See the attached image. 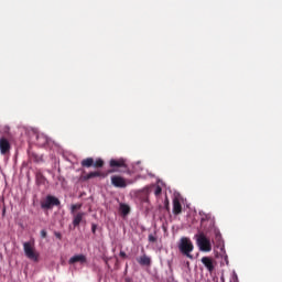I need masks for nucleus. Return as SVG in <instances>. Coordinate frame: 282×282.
<instances>
[{
	"label": "nucleus",
	"instance_id": "obj_22",
	"mask_svg": "<svg viewBox=\"0 0 282 282\" xmlns=\"http://www.w3.org/2000/svg\"><path fill=\"white\" fill-rule=\"evenodd\" d=\"M148 239H149L150 243H155V241H158V238L155 236H153V234H150L148 236Z\"/></svg>",
	"mask_w": 282,
	"mask_h": 282
},
{
	"label": "nucleus",
	"instance_id": "obj_17",
	"mask_svg": "<svg viewBox=\"0 0 282 282\" xmlns=\"http://www.w3.org/2000/svg\"><path fill=\"white\" fill-rule=\"evenodd\" d=\"M29 159H30L31 162H36V163L43 162V156L39 155V154L34 153V152H30L29 153Z\"/></svg>",
	"mask_w": 282,
	"mask_h": 282
},
{
	"label": "nucleus",
	"instance_id": "obj_10",
	"mask_svg": "<svg viewBox=\"0 0 282 282\" xmlns=\"http://www.w3.org/2000/svg\"><path fill=\"white\" fill-rule=\"evenodd\" d=\"M85 212H78L77 214H73V226L74 228H78L83 219H85Z\"/></svg>",
	"mask_w": 282,
	"mask_h": 282
},
{
	"label": "nucleus",
	"instance_id": "obj_1",
	"mask_svg": "<svg viewBox=\"0 0 282 282\" xmlns=\"http://www.w3.org/2000/svg\"><path fill=\"white\" fill-rule=\"evenodd\" d=\"M200 226L204 230V232H212L214 231V235L216 237V239L219 241V239H221V232L219 231L218 228L215 227V217L210 216V215H205L202 219H200Z\"/></svg>",
	"mask_w": 282,
	"mask_h": 282
},
{
	"label": "nucleus",
	"instance_id": "obj_18",
	"mask_svg": "<svg viewBox=\"0 0 282 282\" xmlns=\"http://www.w3.org/2000/svg\"><path fill=\"white\" fill-rule=\"evenodd\" d=\"M82 166L86 169H90V166H94V159L93 158H87L82 161Z\"/></svg>",
	"mask_w": 282,
	"mask_h": 282
},
{
	"label": "nucleus",
	"instance_id": "obj_4",
	"mask_svg": "<svg viewBox=\"0 0 282 282\" xmlns=\"http://www.w3.org/2000/svg\"><path fill=\"white\" fill-rule=\"evenodd\" d=\"M54 206H61V200L56 196L47 195L46 198L41 202V208L43 210H52Z\"/></svg>",
	"mask_w": 282,
	"mask_h": 282
},
{
	"label": "nucleus",
	"instance_id": "obj_5",
	"mask_svg": "<svg viewBox=\"0 0 282 282\" xmlns=\"http://www.w3.org/2000/svg\"><path fill=\"white\" fill-rule=\"evenodd\" d=\"M23 250L28 259L34 261L35 263L39 262V252H36V249H34L32 242H24Z\"/></svg>",
	"mask_w": 282,
	"mask_h": 282
},
{
	"label": "nucleus",
	"instance_id": "obj_28",
	"mask_svg": "<svg viewBox=\"0 0 282 282\" xmlns=\"http://www.w3.org/2000/svg\"><path fill=\"white\" fill-rule=\"evenodd\" d=\"M221 282H226V279L224 276L220 278Z\"/></svg>",
	"mask_w": 282,
	"mask_h": 282
},
{
	"label": "nucleus",
	"instance_id": "obj_11",
	"mask_svg": "<svg viewBox=\"0 0 282 282\" xmlns=\"http://www.w3.org/2000/svg\"><path fill=\"white\" fill-rule=\"evenodd\" d=\"M109 164L111 169H127V163L123 159H111Z\"/></svg>",
	"mask_w": 282,
	"mask_h": 282
},
{
	"label": "nucleus",
	"instance_id": "obj_3",
	"mask_svg": "<svg viewBox=\"0 0 282 282\" xmlns=\"http://www.w3.org/2000/svg\"><path fill=\"white\" fill-rule=\"evenodd\" d=\"M196 243L200 252H210L213 250V243L210 239L206 237V234L200 232L196 236Z\"/></svg>",
	"mask_w": 282,
	"mask_h": 282
},
{
	"label": "nucleus",
	"instance_id": "obj_2",
	"mask_svg": "<svg viewBox=\"0 0 282 282\" xmlns=\"http://www.w3.org/2000/svg\"><path fill=\"white\" fill-rule=\"evenodd\" d=\"M178 250L183 253L184 257L187 259H193V250H195V246H193V241L188 237H182L178 242Z\"/></svg>",
	"mask_w": 282,
	"mask_h": 282
},
{
	"label": "nucleus",
	"instance_id": "obj_12",
	"mask_svg": "<svg viewBox=\"0 0 282 282\" xmlns=\"http://www.w3.org/2000/svg\"><path fill=\"white\" fill-rule=\"evenodd\" d=\"M182 213V203H180V198L175 197L173 199V214L180 215Z\"/></svg>",
	"mask_w": 282,
	"mask_h": 282
},
{
	"label": "nucleus",
	"instance_id": "obj_7",
	"mask_svg": "<svg viewBox=\"0 0 282 282\" xmlns=\"http://www.w3.org/2000/svg\"><path fill=\"white\" fill-rule=\"evenodd\" d=\"M10 141L6 137L0 138V153L1 155H8L10 153Z\"/></svg>",
	"mask_w": 282,
	"mask_h": 282
},
{
	"label": "nucleus",
	"instance_id": "obj_15",
	"mask_svg": "<svg viewBox=\"0 0 282 282\" xmlns=\"http://www.w3.org/2000/svg\"><path fill=\"white\" fill-rule=\"evenodd\" d=\"M140 265H151V258L147 254H143L137 259Z\"/></svg>",
	"mask_w": 282,
	"mask_h": 282
},
{
	"label": "nucleus",
	"instance_id": "obj_20",
	"mask_svg": "<svg viewBox=\"0 0 282 282\" xmlns=\"http://www.w3.org/2000/svg\"><path fill=\"white\" fill-rule=\"evenodd\" d=\"M36 182L37 184H45V176L41 172L36 173Z\"/></svg>",
	"mask_w": 282,
	"mask_h": 282
},
{
	"label": "nucleus",
	"instance_id": "obj_8",
	"mask_svg": "<svg viewBox=\"0 0 282 282\" xmlns=\"http://www.w3.org/2000/svg\"><path fill=\"white\" fill-rule=\"evenodd\" d=\"M69 265H74V263H80V265H85L87 263V257L85 254H75L68 260Z\"/></svg>",
	"mask_w": 282,
	"mask_h": 282
},
{
	"label": "nucleus",
	"instance_id": "obj_21",
	"mask_svg": "<svg viewBox=\"0 0 282 282\" xmlns=\"http://www.w3.org/2000/svg\"><path fill=\"white\" fill-rule=\"evenodd\" d=\"M83 208V204H74L70 206V213L72 215L76 214V210H80Z\"/></svg>",
	"mask_w": 282,
	"mask_h": 282
},
{
	"label": "nucleus",
	"instance_id": "obj_26",
	"mask_svg": "<svg viewBox=\"0 0 282 282\" xmlns=\"http://www.w3.org/2000/svg\"><path fill=\"white\" fill-rule=\"evenodd\" d=\"M119 257H121L122 259H127V252L120 251Z\"/></svg>",
	"mask_w": 282,
	"mask_h": 282
},
{
	"label": "nucleus",
	"instance_id": "obj_27",
	"mask_svg": "<svg viewBox=\"0 0 282 282\" xmlns=\"http://www.w3.org/2000/svg\"><path fill=\"white\" fill-rule=\"evenodd\" d=\"M96 229H97V226L96 225H91V232L94 234V235H96Z\"/></svg>",
	"mask_w": 282,
	"mask_h": 282
},
{
	"label": "nucleus",
	"instance_id": "obj_9",
	"mask_svg": "<svg viewBox=\"0 0 282 282\" xmlns=\"http://www.w3.org/2000/svg\"><path fill=\"white\" fill-rule=\"evenodd\" d=\"M200 262L206 268V270H208L209 272H214L215 271V260H213V258H210V257H203L200 259Z\"/></svg>",
	"mask_w": 282,
	"mask_h": 282
},
{
	"label": "nucleus",
	"instance_id": "obj_16",
	"mask_svg": "<svg viewBox=\"0 0 282 282\" xmlns=\"http://www.w3.org/2000/svg\"><path fill=\"white\" fill-rule=\"evenodd\" d=\"M119 210H120L121 215H123V217H127V215H129V213H131V207L124 203H121L119 206Z\"/></svg>",
	"mask_w": 282,
	"mask_h": 282
},
{
	"label": "nucleus",
	"instance_id": "obj_24",
	"mask_svg": "<svg viewBox=\"0 0 282 282\" xmlns=\"http://www.w3.org/2000/svg\"><path fill=\"white\" fill-rule=\"evenodd\" d=\"M41 237L42 239H45L47 237V231L45 229L41 230Z\"/></svg>",
	"mask_w": 282,
	"mask_h": 282
},
{
	"label": "nucleus",
	"instance_id": "obj_23",
	"mask_svg": "<svg viewBox=\"0 0 282 282\" xmlns=\"http://www.w3.org/2000/svg\"><path fill=\"white\" fill-rule=\"evenodd\" d=\"M154 195H155L156 197H159V195H162V187L156 186V188H155V191H154Z\"/></svg>",
	"mask_w": 282,
	"mask_h": 282
},
{
	"label": "nucleus",
	"instance_id": "obj_14",
	"mask_svg": "<svg viewBox=\"0 0 282 282\" xmlns=\"http://www.w3.org/2000/svg\"><path fill=\"white\" fill-rule=\"evenodd\" d=\"M94 177H105V174L102 172H89L88 174L84 175V180H94Z\"/></svg>",
	"mask_w": 282,
	"mask_h": 282
},
{
	"label": "nucleus",
	"instance_id": "obj_19",
	"mask_svg": "<svg viewBox=\"0 0 282 282\" xmlns=\"http://www.w3.org/2000/svg\"><path fill=\"white\" fill-rule=\"evenodd\" d=\"M93 166L95 169H102L105 166V161H102V159H98L94 162Z\"/></svg>",
	"mask_w": 282,
	"mask_h": 282
},
{
	"label": "nucleus",
	"instance_id": "obj_25",
	"mask_svg": "<svg viewBox=\"0 0 282 282\" xmlns=\"http://www.w3.org/2000/svg\"><path fill=\"white\" fill-rule=\"evenodd\" d=\"M55 237H56V239H59V240L63 239V235H61V232H58V231H55Z\"/></svg>",
	"mask_w": 282,
	"mask_h": 282
},
{
	"label": "nucleus",
	"instance_id": "obj_13",
	"mask_svg": "<svg viewBox=\"0 0 282 282\" xmlns=\"http://www.w3.org/2000/svg\"><path fill=\"white\" fill-rule=\"evenodd\" d=\"M36 142H37L39 147H45V144H47V142H48L47 135H45L43 133H39L36 135Z\"/></svg>",
	"mask_w": 282,
	"mask_h": 282
},
{
	"label": "nucleus",
	"instance_id": "obj_29",
	"mask_svg": "<svg viewBox=\"0 0 282 282\" xmlns=\"http://www.w3.org/2000/svg\"><path fill=\"white\" fill-rule=\"evenodd\" d=\"M2 215H3V216L6 215V208H3V210H2Z\"/></svg>",
	"mask_w": 282,
	"mask_h": 282
},
{
	"label": "nucleus",
	"instance_id": "obj_6",
	"mask_svg": "<svg viewBox=\"0 0 282 282\" xmlns=\"http://www.w3.org/2000/svg\"><path fill=\"white\" fill-rule=\"evenodd\" d=\"M111 184L116 188H127V181L122 176L113 175L111 176Z\"/></svg>",
	"mask_w": 282,
	"mask_h": 282
},
{
	"label": "nucleus",
	"instance_id": "obj_30",
	"mask_svg": "<svg viewBox=\"0 0 282 282\" xmlns=\"http://www.w3.org/2000/svg\"><path fill=\"white\" fill-rule=\"evenodd\" d=\"M166 208H169V200H166Z\"/></svg>",
	"mask_w": 282,
	"mask_h": 282
}]
</instances>
